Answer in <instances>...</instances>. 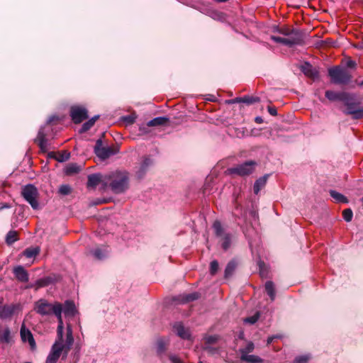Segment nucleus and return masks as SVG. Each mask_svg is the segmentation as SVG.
<instances>
[{"label": "nucleus", "instance_id": "obj_50", "mask_svg": "<svg viewBox=\"0 0 363 363\" xmlns=\"http://www.w3.org/2000/svg\"><path fill=\"white\" fill-rule=\"evenodd\" d=\"M69 152H65V154H62L57 158H56V160L60 162H62L67 160L69 158Z\"/></svg>", "mask_w": 363, "mask_h": 363}, {"label": "nucleus", "instance_id": "obj_30", "mask_svg": "<svg viewBox=\"0 0 363 363\" xmlns=\"http://www.w3.org/2000/svg\"><path fill=\"white\" fill-rule=\"evenodd\" d=\"M82 169V167L78 165L77 163H70L65 169V173L66 175H72L79 172Z\"/></svg>", "mask_w": 363, "mask_h": 363}, {"label": "nucleus", "instance_id": "obj_32", "mask_svg": "<svg viewBox=\"0 0 363 363\" xmlns=\"http://www.w3.org/2000/svg\"><path fill=\"white\" fill-rule=\"evenodd\" d=\"M329 193L330 196L337 203H347L349 202L346 196L335 190H330Z\"/></svg>", "mask_w": 363, "mask_h": 363}, {"label": "nucleus", "instance_id": "obj_26", "mask_svg": "<svg viewBox=\"0 0 363 363\" xmlns=\"http://www.w3.org/2000/svg\"><path fill=\"white\" fill-rule=\"evenodd\" d=\"M264 289L271 301H274L276 297V291L274 282L272 281H267L265 283Z\"/></svg>", "mask_w": 363, "mask_h": 363}, {"label": "nucleus", "instance_id": "obj_34", "mask_svg": "<svg viewBox=\"0 0 363 363\" xmlns=\"http://www.w3.org/2000/svg\"><path fill=\"white\" fill-rule=\"evenodd\" d=\"M40 252V248L38 247H28L26 249L23 254L28 258L35 257Z\"/></svg>", "mask_w": 363, "mask_h": 363}, {"label": "nucleus", "instance_id": "obj_45", "mask_svg": "<svg viewBox=\"0 0 363 363\" xmlns=\"http://www.w3.org/2000/svg\"><path fill=\"white\" fill-rule=\"evenodd\" d=\"M310 357L308 355H299L294 359V363H307Z\"/></svg>", "mask_w": 363, "mask_h": 363}, {"label": "nucleus", "instance_id": "obj_1", "mask_svg": "<svg viewBox=\"0 0 363 363\" xmlns=\"http://www.w3.org/2000/svg\"><path fill=\"white\" fill-rule=\"evenodd\" d=\"M104 185L111 188L114 194L124 192L128 187V176L125 172H114L104 176Z\"/></svg>", "mask_w": 363, "mask_h": 363}, {"label": "nucleus", "instance_id": "obj_11", "mask_svg": "<svg viewBox=\"0 0 363 363\" xmlns=\"http://www.w3.org/2000/svg\"><path fill=\"white\" fill-rule=\"evenodd\" d=\"M278 33L281 34L283 35L287 36L286 38L289 39H295L298 38L299 40V45H303L304 44V35L298 29H290L289 28L286 26L280 27V29L278 30Z\"/></svg>", "mask_w": 363, "mask_h": 363}, {"label": "nucleus", "instance_id": "obj_57", "mask_svg": "<svg viewBox=\"0 0 363 363\" xmlns=\"http://www.w3.org/2000/svg\"><path fill=\"white\" fill-rule=\"evenodd\" d=\"M99 118V115H96L94 116V117H92L91 118H90L89 120L91 121H92V123H95V122L96 121V120Z\"/></svg>", "mask_w": 363, "mask_h": 363}, {"label": "nucleus", "instance_id": "obj_21", "mask_svg": "<svg viewBox=\"0 0 363 363\" xmlns=\"http://www.w3.org/2000/svg\"><path fill=\"white\" fill-rule=\"evenodd\" d=\"M13 274L16 278L21 282L28 281V274L23 267L18 265L13 269Z\"/></svg>", "mask_w": 363, "mask_h": 363}, {"label": "nucleus", "instance_id": "obj_55", "mask_svg": "<svg viewBox=\"0 0 363 363\" xmlns=\"http://www.w3.org/2000/svg\"><path fill=\"white\" fill-rule=\"evenodd\" d=\"M255 121L257 123H259V124H261L263 123V119L261 116H257L255 118Z\"/></svg>", "mask_w": 363, "mask_h": 363}, {"label": "nucleus", "instance_id": "obj_41", "mask_svg": "<svg viewBox=\"0 0 363 363\" xmlns=\"http://www.w3.org/2000/svg\"><path fill=\"white\" fill-rule=\"evenodd\" d=\"M342 216L346 222H350L353 217L352 211L350 208L345 209L342 211Z\"/></svg>", "mask_w": 363, "mask_h": 363}, {"label": "nucleus", "instance_id": "obj_60", "mask_svg": "<svg viewBox=\"0 0 363 363\" xmlns=\"http://www.w3.org/2000/svg\"><path fill=\"white\" fill-rule=\"evenodd\" d=\"M68 352V351H63L62 359H65L67 358Z\"/></svg>", "mask_w": 363, "mask_h": 363}, {"label": "nucleus", "instance_id": "obj_8", "mask_svg": "<svg viewBox=\"0 0 363 363\" xmlns=\"http://www.w3.org/2000/svg\"><path fill=\"white\" fill-rule=\"evenodd\" d=\"M213 229L217 238H222L221 247L224 250L229 249L231 245V235L230 233H225L220 221L216 220L213 224Z\"/></svg>", "mask_w": 363, "mask_h": 363}, {"label": "nucleus", "instance_id": "obj_64", "mask_svg": "<svg viewBox=\"0 0 363 363\" xmlns=\"http://www.w3.org/2000/svg\"><path fill=\"white\" fill-rule=\"evenodd\" d=\"M358 85L359 86H363V80L362 82H360L359 83H358Z\"/></svg>", "mask_w": 363, "mask_h": 363}, {"label": "nucleus", "instance_id": "obj_35", "mask_svg": "<svg viewBox=\"0 0 363 363\" xmlns=\"http://www.w3.org/2000/svg\"><path fill=\"white\" fill-rule=\"evenodd\" d=\"M156 345L157 354L162 356L166 351V344L164 340L162 338L158 339Z\"/></svg>", "mask_w": 363, "mask_h": 363}, {"label": "nucleus", "instance_id": "obj_31", "mask_svg": "<svg viewBox=\"0 0 363 363\" xmlns=\"http://www.w3.org/2000/svg\"><path fill=\"white\" fill-rule=\"evenodd\" d=\"M62 304L60 302L55 301V308L52 315H55L57 318L58 325H64L62 317Z\"/></svg>", "mask_w": 363, "mask_h": 363}, {"label": "nucleus", "instance_id": "obj_3", "mask_svg": "<svg viewBox=\"0 0 363 363\" xmlns=\"http://www.w3.org/2000/svg\"><path fill=\"white\" fill-rule=\"evenodd\" d=\"M328 74L330 78V82L334 84L346 85L352 79L350 72L345 67L340 66H333L328 68Z\"/></svg>", "mask_w": 363, "mask_h": 363}, {"label": "nucleus", "instance_id": "obj_62", "mask_svg": "<svg viewBox=\"0 0 363 363\" xmlns=\"http://www.w3.org/2000/svg\"><path fill=\"white\" fill-rule=\"evenodd\" d=\"M55 119V116H51L48 118V120L47 121V123H51L53 120Z\"/></svg>", "mask_w": 363, "mask_h": 363}, {"label": "nucleus", "instance_id": "obj_46", "mask_svg": "<svg viewBox=\"0 0 363 363\" xmlns=\"http://www.w3.org/2000/svg\"><path fill=\"white\" fill-rule=\"evenodd\" d=\"M94 124L90 120L85 122L81 127L80 133H85L88 131Z\"/></svg>", "mask_w": 363, "mask_h": 363}, {"label": "nucleus", "instance_id": "obj_25", "mask_svg": "<svg viewBox=\"0 0 363 363\" xmlns=\"http://www.w3.org/2000/svg\"><path fill=\"white\" fill-rule=\"evenodd\" d=\"M268 177V174H265L255 181L253 186V190L255 194H258L260 190L266 185Z\"/></svg>", "mask_w": 363, "mask_h": 363}, {"label": "nucleus", "instance_id": "obj_10", "mask_svg": "<svg viewBox=\"0 0 363 363\" xmlns=\"http://www.w3.org/2000/svg\"><path fill=\"white\" fill-rule=\"evenodd\" d=\"M70 117L75 124H79L88 118V111L84 107L74 106L70 108Z\"/></svg>", "mask_w": 363, "mask_h": 363}, {"label": "nucleus", "instance_id": "obj_13", "mask_svg": "<svg viewBox=\"0 0 363 363\" xmlns=\"http://www.w3.org/2000/svg\"><path fill=\"white\" fill-rule=\"evenodd\" d=\"M152 164L153 161L149 156L145 157L136 172L138 179H143Z\"/></svg>", "mask_w": 363, "mask_h": 363}, {"label": "nucleus", "instance_id": "obj_47", "mask_svg": "<svg viewBox=\"0 0 363 363\" xmlns=\"http://www.w3.org/2000/svg\"><path fill=\"white\" fill-rule=\"evenodd\" d=\"M136 119V116L133 115H128L123 117V121L127 124V125H131L135 123Z\"/></svg>", "mask_w": 363, "mask_h": 363}, {"label": "nucleus", "instance_id": "obj_17", "mask_svg": "<svg viewBox=\"0 0 363 363\" xmlns=\"http://www.w3.org/2000/svg\"><path fill=\"white\" fill-rule=\"evenodd\" d=\"M174 331L176 334L184 340L190 339L191 334L188 329H186L181 322L176 323L173 325Z\"/></svg>", "mask_w": 363, "mask_h": 363}, {"label": "nucleus", "instance_id": "obj_54", "mask_svg": "<svg viewBox=\"0 0 363 363\" xmlns=\"http://www.w3.org/2000/svg\"><path fill=\"white\" fill-rule=\"evenodd\" d=\"M243 97H237L229 101V103H242Z\"/></svg>", "mask_w": 363, "mask_h": 363}, {"label": "nucleus", "instance_id": "obj_7", "mask_svg": "<svg viewBox=\"0 0 363 363\" xmlns=\"http://www.w3.org/2000/svg\"><path fill=\"white\" fill-rule=\"evenodd\" d=\"M55 308V302L50 303L45 298H40L34 303V311L41 316L52 315Z\"/></svg>", "mask_w": 363, "mask_h": 363}, {"label": "nucleus", "instance_id": "obj_36", "mask_svg": "<svg viewBox=\"0 0 363 363\" xmlns=\"http://www.w3.org/2000/svg\"><path fill=\"white\" fill-rule=\"evenodd\" d=\"M17 232L15 230H10L6 237V242L8 245H12L17 240Z\"/></svg>", "mask_w": 363, "mask_h": 363}, {"label": "nucleus", "instance_id": "obj_49", "mask_svg": "<svg viewBox=\"0 0 363 363\" xmlns=\"http://www.w3.org/2000/svg\"><path fill=\"white\" fill-rule=\"evenodd\" d=\"M50 281L49 278H43L37 281V284L39 286H45L50 284Z\"/></svg>", "mask_w": 363, "mask_h": 363}, {"label": "nucleus", "instance_id": "obj_61", "mask_svg": "<svg viewBox=\"0 0 363 363\" xmlns=\"http://www.w3.org/2000/svg\"><path fill=\"white\" fill-rule=\"evenodd\" d=\"M216 338L213 336H211L208 338V342H213L215 341Z\"/></svg>", "mask_w": 363, "mask_h": 363}, {"label": "nucleus", "instance_id": "obj_48", "mask_svg": "<svg viewBox=\"0 0 363 363\" xmlns=\"http://www.w3.org/2000/svg\"><path fill=\"white\" fill-rule=\"evenodd\" d=\"M259 314L257 313L252 316H250V317H247L246 318L245 320H244V322L246 323H250V324H254L255 323L258 319H259Z\"/></svg>", "mask_w": 363, "mask_h": 363}, {"label": "nucleus", "instance_id": "obj_6", "mask_svg": "<svg viewBox=\"0 0 363 363\" xmlns=\"http://www.w3.org/2000/svg\"><path fill=\"white\" fill-rule=\"evenodd\" d=\"M72 345H68L63 342H55L46 358L45 363H57L63 351H69Z\"/></svg>", "mask_w": 363, "mask_h": 363}, {"label": "nucleus", "instance_id": "obj_40", "mask_svg": "<svg viewBox=\"0 0 363 363\" xmlns=\"http://www.w3.org/2000/svg\"><path fill=\"white\" fill-rule=\"evenodd\" d=\"M58 191L61 195L65 196L71 193L72 189L68 184H62L60 186Z\"/></svg>", "mask_w": 363, "mask_h": 363}, {"label": "nucleus", "instance_id": "obj_38", "mask_svg": "<svg viewBox=\"0 0 363 363\" xmlns=\"http://www.w3.org/2000/svg\"><path fill=\"white\" fill-rule=\"evenodd\" d=\"M255 349V345L252 342H249L247 345L244 348H240L239 350L240 355L242 354H249V353L253 352Z\"/></svg>", "mask_w": 363, "mask_h": 363}, {"label": "nucleus", "instance_id": "obj_58", "mask_svg": "<svg viewBox=\"0 0 363 363\" xmlns=\"http://www.w3.org/2000/svg\"><path fill=\"white\" fill-rule=\"evenodd\" d=\"M11 206L9 203H4L1 206H0V211L4 208H9Z\"/></svg>", "mask_w": 363, "mask_h": 363}, {"label": "nucleus", "instance_id": "obj_43", "mask_svg": "<svg viewBox=\"0 0 363 363\" xmlns=\"http://www.w3.org/2000/svg\"><path fill=\"white\" fill-rule=\"evenodd\" d=\"M64 325H57V340L55 342H63Z\"/></svg>", "mask_w": 363, "mask_h": 363}, {"label": "nucleus", "instance_id": "obj_15", "mask_svg": "<svg viewBox=\"0 0 363 363\" xmlns=\"http://www.w3.org/2000/svg\"><path fill=\"white\" fill-rule=\"evenodd\" d=\"M271 40L277 43H280L284 45H286L288 47H293L294 45H299V40L298 38L295 39H289L286 38H282L275 35H271L270 37Z\"/></svg>", "mask_w": 363, "mask_h": 363}, {"label": "nucleus", "instance_id": "obj_51", "mask_svg": "<svg viewBox=\"0 0 363 363\" xmlns=\"http://www.w3.org/2000/svg\"><path fill=\"white\" fill-rule=\"evenodd\" d=\"M346 66L347 68L356 69L357 63L355 61H354L352 60H347V62L346 63Z\"/></svg>", "mask_w": 363, "mask_h": 363}, {"label": "nucleus", "instance_id": "obj_42", "mask_svg": "<svg viewBox=\"0 0 363 363\" xmlns=\"http://www.w3.org/2000/svg\"><path fill=\"white\" fill-rule=\"evenodd\" d=\"M218 268H219L218 262L217 260H213L210 263V274L212 276L215 275L217 273Z\"/></svg>", "mask_w": 363, "mask_h": 363}, {"label": "nucleus", "instance_id": "obj_59", "mask_svg": "<svg viewBox=\"0 0 363 363\" xmlns=\"http://www.w3.org/2000/svg\"><path fill=\"white\" fill-rule=\"evenodd\" d=\"M48 157L50 158H55L56 160L55 153L54 152H50L48 153Z\"/></svg>", "mask_w": 363, "mask_h": 363}, {"label": "nucleus", "instance_id": "obj_28", "mask_svg": "<svg viewBox=\"0 0 363 363\" xmlns=\"http://www.w3.org/2000/svg\"><path fill=\"white\" fill-rule=\"evenodd\" d=\"M237 262L235 260H230L225 267L224 272V277L225 279H228L229 277H230L235 272Z\"/></svg>", "mask_w": 363, "mask_h": 363}, {"label": "nucleus", "instance_id": "obj_16", "mask_svg": "<svg viewBox=\"0 0 363 363\" xmlns=\"http://www.w3.org/2000/svg\"><path fill=\"white\" fill-rule=\"evenodd\" d=\"M35 142L38 143L42 152H46L48 150V140L46 139L44 128L41 127L38 130Z\"/></svg>", "mask_w": 363, "mask_h": 363}, {"label": "nucleus", "instance_id": "obj_12", "mask_svg": "<svg viewBox=\"0 0 363 363\" xmlns=\"http://www.w3.org/2000/svg\"><path fill=\"white\" fill-rule=\"evenodd\" d=\"M20 335L22 341L24 342H28L31 350L35 349L36 344L33 335L30 330L26 328L24 324H23L21 327Z\"/></svg>", "mask_w": 363, "mask_h": 363}, {"label": "nucleus", "instance_id": "obj_37", "mask_svg": "<svg viewBox=\"0 0 363 363\" xmlns=\"http://www.w3.org/2000/svg\"><path fill=\"white\" fill-rule=\"evenodd\" d=\"M74 342V337L72 335V329L69 324L67 326V334L65 343L68 345H72Z\"/></svg>", "mask_w": 363, "mask_h": 363}, {"label": "nucleus", "instance_id": "obj_44", "mask_svg": "<svg viewBox=\"0 0 363 363\" xmlns=\"http://www.w3.org/2000/svg\"><path fill=\"white\" fill-rule=\"evenodd\" d=\"M259 269V274L262 277H266L267 275V271L266 269L265 264L263 261H259L258 262Z\"/></svg>", "mask_w": 363, "mask_h": 363}, {"label": "nucleus", "instance_id": "obj_5", "mask_svg": "<svg viewBox=\"0 0 363 363\" xmlns=\"http://www.w3.org/2000/svg\"><path fill=\"white\" fill-rule=\"evenodd\" d=\"M257 166V163L254 160H248L238 164L235 167L228 169L230 174H235L240 177H246L252 174Z\"/></svg>", "mask_w": 363, "mask_h": 363}, {"label": "nucleus", "instance_id": "obj_20", "mask_svg": "<svg viewBox=\"0 0 363 363\" xmlns=\"http://www.w3.org/2000/svg\"><path fill=\"white\" fill-rule=\"evenodd\" d=\"M325 95V97L331 101H340L342 102L345 99V97L348 96L347 92H335L331 90L326 91Z\"/></svg>", "mask_w": 363, "mask_h": 363}, {"label": "nucleus", "instance_id": "obj_27", "mask_svg": "<svg viewBox=\"0 0 363 363\" xmlns=\"http://www.w3.org/2000/svg\"><path fill=\"white\" fill-rule=\"evenodd\" d=\"M240 359L250 363H263L264 362L263 359L254 354H242V355H240Z\"/></svg>", "mask_w": 363, "mask_h": 363}, {"label": "nucleus", "instance_id": "obj_24", "mask_svg": "<svg viewBox=\"0 0 363 363\" xmlns=\"http://www.w3.org/2000/svg\"><path fill=\"white\" fill-rule=\"evenodd\" d=\"M199 298V294L197 292H194L189 294L180 296L175 298V300L179 303H185L197 300Z\"/></svg>", "mask_w": 363, "mask_h": 363}, {"label": "nucleus", "instance_id": "obj_56", "mask_svg": "<svg viewBox=\"0 0 363 363\" xmlns=\"http://www.w3.org/2000/svg\"><path fill=\"white\" fill-rule=\"evenodd\" d=\"M275 337H276L275 336H271V337H269L267 338V345L271 344Z\"/></svg>", "mask_w": 363, "mask_h": 363}, {"label": "nucleus", "instance_id": "obj_33", "mask_svg": "<svg viewBox=\"0 0 363 363\" xmlns=\"http://www.w3.org/2000/svg\"><path fill=\"white\" fill-rule=\"evenodd\" d=\"M11 330L6 327L0 331V342L2 343H9L11 341Z\"/></svg>", "mask_w": 363, "mask_h": 363}, {"label": "nucleus", "instance_id": "obj_19", "mask_svg": "<svg viewBox=\"0 0 363 363\" xmlns=\"http://www.w3.org/2000/svg\"><path fill=\"white\" fill-rule=\"evenodd\" d=\"M62 311L65 315L72 317L74 316L77 313V311L74 301L71 300L65 301L62 304Z\"/></svg>", "mask_w": 363, "mask_h": 363}, {"label": "nucleus", "instance_id": "obj_63", "mask_svg": "<svg viewBox=\"0 0 363 363\" xmlns=\"http://www.w3.org/2000/svg\"><path fill=\"white\" fill-rule=\"evenodd\" d=\"M279 29H280V27L274 26V28H273V31L276 32V33H278Z\"/></svg>", "mask_w": 363, "mask_h": 363}, {"label": "nucleus", "instance_id": "obj_53", "mask_svg": "<svg viewBox=\"0 0 363 363\" xmlns=\"http://www.w3.org/2000/svg\"><path fill=\"white\" fill-rule=\"evenodd\" d=\"M169 360L172 363H183L182 360L176 355L171 354L169 356Z\"/></svg>", "mask_w": 363, "mask_h": 363}, {"label": "nucleus", "instance_id": "obj_29", "mask_svg": "<svg viewBox=\"0 0 363 363\" xmlns=\"http://www.w3.org/2000/svg\"><path fill=\"white\" fill-rule=\"evenodd\" d=\"M169 121V118L165 116H158L148 121L147 126H159L164 125Z\"/></svg>", "mask_w": 363, "mask_h": 363}, {"label": "nucleus", "instance_id": "obj_22", "mask_svg": "<svg viewBox=\"0 0 363 363\" xmlns=\"http://www.w3.org/2000/svg\"><path fill=\"white\" fill-rule=\"evenodd\" d=\"M108 253L109 252L107 249H102L100 247H96L89 251V254L97 260H103L106 259L108 257Z\"/></svg>", "mask_w": 363, "mask_h": 363}, {"label": "nucleus", "instance_id": "obj_39", "mask_svg": "<svg viewBox=\"0 0 363 363\" xmlns=\"http://www.w3.org/2000/svg\"><path fill=\"white\" fill-rule=\"evenodd\" d=\"M259 101L260 99L257 96H244L242 103L246 104L247 105H251L257 102H259Z\"/></svg>", "mask_w": 363, "mask_h": 363}, {"label": "nucleus", "instance_id": "obj_18", "mask_svg": "<svg viewBox=\"0 0 363 363\" xmlns=\"http://www.w3.org/2000/svg\"><path fill=\"white\" fill-rule=\"evenodd\" d=\"M102 182H105L106 180L104 179V181L102 179V176L101 174H91L88 175L86 186L89 189H95Z\"/></svg>", "mask_w": 363, "mask_h": 363}, {"label": "nucleus", "instance_id": "obj_2", "mask_svg": "<svg viewBox=\"0 0 363 363\" xmlns=\"http://www.w3.org/2000/svg\"><path fill=\"white\" fill-rule=\"evenodd\" d=\"M347 95L342 101L346 107L343 113L345 115L352 116L353 119L363 118V106L360 99H357L354 93L347 92Z\"/></svg>", "mask_w": 363, "mask_h": 363}, {"label": "nucleus", "instance_id": "obj_14", "mask_svg": "<svg viewBox=\"0 0 363 363\" xmlns=\"http://www.w3.org/2000/svg\"><path fill=\"white\" fill-rule=\"evenodd\" d=\"M301 71L308 77L312 79H317L319 77V72L317 68L313 67V65L308 62H305L300 67Z\"/></svg>", "mask_w": 363, "mask_h": 363}, {"label": "nucleus", "instance_id": "obj_9", "mask_svg": "<svg viewBox=\"0 0 363 363\" xmlns=\"http://www.w3.org/2000/svg\"><path fill=\"white\" fill-rule=\"evenodd\" d=\"M94 152L101 160H105L109 158L111 156L114 155L117 153V151L113 150L111 147H104L101 139H98L96 140V145L94 148Z\"/></svg>", "mask_w": 363, "mask_h": 363}, {"label": "nucleus", "instance_id": "obj_23", "mask_svg": "<svg viewBox=\"0 0 363 363\" xmlns=\"http://www.w3.org/2000/svg\"><path fill=\"white\" fill-rule=\"evenodd\" d=\"M14 305H4L0 306V318L6 319L12 316L15 311Z\"/></svg>", "mask_w": 363, "mask_h": 363}, {"label": "nucleus", "instance_id": "obj_52", "mask_svg": "<svg viewBox=\"0 0 363 363\" xmlns=\"http://www.w3.org/2000/svg\"><path fill=\"white\" fill-rule=\"evenodd\" d=\"M267 111L269 113L273 116H276L277 115V110L274 106H268Z\"/></svg>", "mask_w": 363, "mask_h": 363}, {"label": "nucleus", "instance_id": "obj_4", "mask_svg": "<svg viewBox=\"0 0 363 363\" xmlns=\"http://www.w3.org/2000/svg\"><path fill=\"white\" fill-rule=\"evenodd\" d=\"M22 197L30 205L33 210H38L40 208L38 202L39 192L38 189L31 184L25 185L21 189Z\"/></svg>", "mask_w": 363, "mask_h": 363}]
</instances>
